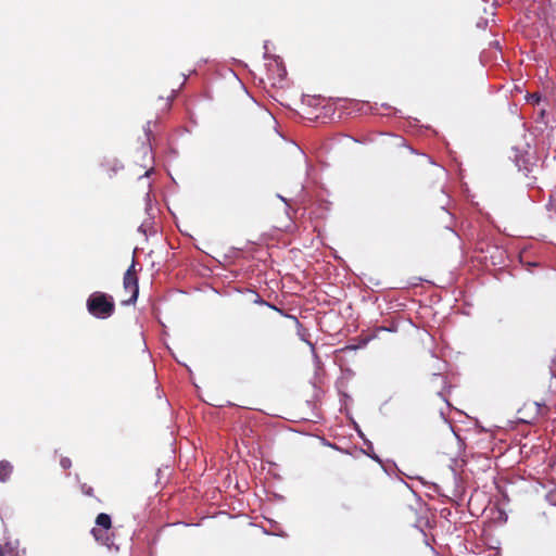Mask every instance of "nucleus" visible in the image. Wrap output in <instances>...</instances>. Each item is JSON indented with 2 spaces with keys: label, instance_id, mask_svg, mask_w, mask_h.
<instances>
[{
  "label": "nucleus",
  "instance_id": "nucleus-6",
  "mask_svg": "<svg viewBox=\"0 0 556 556\" xmlns=\"http://www.w3.org/2000/svg\"><path fill=\"white\" fill-rule=\"evenodd\" d=\"M60 465L63 469H70L72 467V460L68 457H62Z\"/></svg>",
  "mask_w": 556,
  "mask_h": 556
},
{
  "label": "nucleus",
  "instance_id": "nucleus-2",
  "mask_svg": "<svg viewBox=\"0 0 556 556\" xmlns=\"http://www.w3.org/2000/svg\"><path fill=\"white\" fill-rule=\"evenodd\" d=\"M112 519L111 516L101 513L96 518V526L91 529L93 539L108 547L113 545V535L111 534Z\"/></svg>",
  "mask_w": 556,
  "mask_h": 556
},
{
  "label": "nucleus",
  "instance_id": "nucleus-7",
  "mask_svg": "<svg viewBox=\"0 0 556 556\" xmlns=\"http://www.w3.org/2000/svg\"><path fill=\"white\" fill-rule=\"evenodd\" d=\"M81 491L84 494L91 496L93 493V489L91 486H88L87 484L81 485Z\"/></svg>",
  "mask_w": 556,
  "mask_h": 556
},
{
  "label": "nucleus",
  "instance_id": "nucleus-5",
  "mask_svg": "<svg viewBox=\"0 0 556 556\" xmlns=\"http://www.w3.org/2000/svg\"><path fill=\"white\" fill-rule=\"evenodd\" d=\"M0 556H17V551L11 543L0 544Z\"/></svg>",
  "mask_w": 556,
  "mask_h": 556
},
{
  "label": "nucleus",
  "instance_id": "nucleus-1",
  "mask_svg": "<svg viewBox=\"0 0 556 556\" xmlns=\"http://www.w3.org/2000/svg\"><path fill=\"white\" fill-rule=\"evenodd\" d=\"M86 307L88 313L98 319H108L115 313L113 296L101 291H94L88 296Z\"/></svg>",
  "mask_w": 556,
  "mask_h": 556
},
{
  "label": "nucleus",
  "instance_id": "nucleus-8",
  "mask_svg": "<svg viewBox=\"0 0 556 556\" xmlns=\"http://www.w3.org/2000/svg\"><path fill=\"white\" fill-rule=\"evenodd\" d=\"M150 127H151V122H148V124H147V127H146L144 131H146V136H147V138H148V140H149V141L151 140V139H150V137H151V128H150Z\"/></svg>",
  "mask_w": 556,
  "mask_h": 556
},
{
  "label": "nucleus",
  "instance_id": "nucleus-4",
  "mask_svg": "<svg viewBox=\"0 0 556 556\" xmlns=\"http://www.w3.org/2000/svg\"><path fill=\"white\" fill-rule=\"evenodd\" d=\"M13 469L14 467L9 460H0V481H9L11 475L13 473Z\"/></svg>",
  "mask_w": 556,
  "mask_h": 556
},
{
  "label": "nucleus",
  "instance_id": "nucleus-9",
  "mask_svg": "<svg viewBox=\"0 0 556 556\" xmlns=\"http://www.w3.org/2000/svg\"><path fill=\"white\" fill-rule=\"evenodd\" d=\"M531 98L533 99L534 102L540 101V96H538L536 93L532 94Z\"/></svg>",
  "mask_w": 556,
  "mask_h": 556
},
{
  "label": "nucleus",
  "instance_id": "nucleus-3",
  "mask_svg": "<svg viewBox=\"0 0 556 556\" xmlns=\"http://www.w3.org/2000/svg\"><path fill=\"white\" fill-rule=\"evenodd\" d=\"M123 287L125 292H128L130 295L127 300L123 301L124 305L134 304L139 294V285L138 277L136 271V262L132 260L131 265L128 267L123 278Z\"/></svg>",
  "mask_w": 556,
  "mask_h": 556
}]
</instances>
